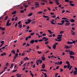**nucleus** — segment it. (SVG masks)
Returning <instances> with one entry per match:
<instances>
[{
    "mask_svg": "<svg viewBox=\"0 0 77 77\" xmlns=\"http://www.w3.org/2000/svg\"><path fill=\"white\" fill-rule=\"evenodd\" d=\"M67 43L68 44H72V42L69 41Z\"/></svg>",
    "mask_w": 77,
    "mask_h": 77,
    "instance_id": "nucleus-14",
    "label": "nucleus"
},
{
    "mask_svg": "<svg viewBox=\"0 0 77 77\" xmlns=\"http://www.w3.org/2000/svg\"><path fill=\"white\" fill-rule=\"evenodd\" d=\"M0 20H2V19H3V16H2L0 17Z\"/></svg>",
    "mask_w": 77,
    "mask_h": 77,
    "instance_id": "nucleus-59",
    "label": "nucleus"
},
{
    "mask_svg": "<svg viewBox=\"0 0 77 77\" xmlns=\"http://www.w3.org/2000/svg\"><path fill=\"white\" fill-rule=\"evenodd\" d=\"M70 5H71V6H74L75 5V4H74L70 3Z\"/></svg>",
    "mask_w": 77,
    "mask_h": 77,
    "instance_id": "nucleus-27",
    "label": "nucleus"
},
{
    "mask_svg": "<svg viewBox=\"0 0 77 77\" xmlns=\"http://www.w3.org/2000/svg\"><path fill=\"white\" fill-rule=\"evenodd\" d=\"M24 11L23 10H21L20 11V12L21 13H24Z\"/></svg>",
    "mask_w": 77,
    "mask_h": 77,
    "instance_id": "nucleus-38",
    "label": "nucleus"
},
{
    "mask_svg": "<svg viewBox=\"0 0 77 77\" xmlns=\"http://www.w3.org/2000/svg\"><path fill=\"white\" fill-rule=\"evenodd\" d=\"M6 53H3L1 54V56H3L4 55L5 56L6 55Z\"/></svg>",
    "mask_w": 77,
    "mask_h": 77,
    "instance_id": "nucleus-8",
    "label": "nucleus"
},
{
    "mask_svg": "<svg viewBox=\"0 0 77 77\" xmlns=\"http://www.w3.org/2000/svg\"><path fill=\"white\" fill-rule=\"evenodd\" d=\"M70 24V23H65V25L66 26H69V25Z\"/></svg>",
    "mask_w": 77,
    "mask_h": 77,
    "instance_id": "nucleus-17",
    "label": "nucleus"
},
{
    "mask_svg": "<svg viewBox=\"0 0 77 77\" xmlns=\"http://www.w3.org/2000/svg\"><path fill=\"white\" fill-rule=\"evenodd\" d=\"M64 32L63 31H61L60 32V34H62V33H63Z\"/></svg>",
    "mask_w": 77,
    "mask_h": 77,
    "instance_id": "nucleus-45",
    "label": "nucleus"
},
{
    "mask_svg": "<svg viewBox=\"0 0 77 77\" xmlns=\"http://www.w3.org/2000/svg\"><path fill=\"white\" fill-rule=\"evenodd\" d=\"M65 21L64 20H61V22L63 24H64V23H65Z\"/></svg>",
    "mask_w": 77,
    "mask_h": 77,
    "instance_id": "nucleus-22",
    "label": "nucleus"
},
{
    "mask_svg": "<svg viewBox=\"0 0 77 77\" xmlns=\"http://www.w3.org/2000/svg\"><path fill=\"white\" fill-rule=\"evenodd\" d=\"M29 60V58H28L27 57H26L24 58V60Z\"/></svg>",
    "mask_w": 77,
    "mask_h": 77,
    "instance_id": "nucleus-9",
    "label": "nucleus"
},
{
    "mask_svg": "<svg viewBox=\"0 0 77 77\" xmlns=\"http://www.w3.org/2000/svg\"><path fill=\"white\" fill-rule=\"evenodd\" d=\"M14 66V63H12L11 64V67H10V68H13V66Z\"/></svg>",
    "mask_w": 77,
    "mask_h": 77,
    "instance_id": "nucleus-39",
    "label": "nucleus"
},
{
    "mask_svg": "<svg viewBox=\"0 0 77 77\" xmlns=\"http://www.w3.org/2000/svg\"><path fill=\"white\" fill-rule=\"evenodd\" d=\"M65 12V10H64V9H63L62 11V13H64V12Z\"/></svg>",
    "mask_w": 77,
    "mask_h": 77,
    "instance_id": "nucleus-60",
    "label": "nucleus"
},
{
    "mask_svg": "<svg viewBox=\"0 0 77 77\" xmlns=\"http://www.w3.org/2000/svg\"><path fill=\"white\" fill-rule=\"evenodd\" d=\"M49 3L50 4H53V2L51 0L50 1V2H49Z\"/></svg>",
    "mask_w": 77,
    "mask_h": 77,
    "instance_id": "nucleus-31",
    "label": "nucleus"
},
{
    "mask_svg": "<svg viewBox=\"0 0 77 77\" xmlns=\"http://www.w3.org/2000/svg\"><path fill=\"white\" fill-rule=\"evenodd\" d=\"M8 16H6L5 18V20H7V19H8Z\"/></svg>",
    "mask_w": 77,
    "mask_h": 77,
    "instance_id": "nucleus-40",
    "label": "nucleus"
},
{
    "mask_svg": "<svg viewBox=\"0 0 77 77\" xmlns=\"http://www.w3.org/2000/svg\"><path fill=\"white\" fill-rule=\"evenodd\" d=\"M28 21L29 23H30L32 21V20L30 19H28Z\"/></svg>",
    "mask_w": 77,
    "mask_h": 77,
    "instance_id": "nucleus-26",
    "label": "nucleus"
},
{
    "mask_svg": "<svg viewBox=\"0 0 77 77\" xmlns=\"http://www.w3.org/2000/svg\"><path fill=\"white\" fill-rule=\"evenodd\" d=\"M29 38V37H26V41H27L28 40V38Z\"/></svg>",
    "mask_w": 77,
    "mask_h": 77,
    "instance_id": "nucleus-55",
    "label": "nucleus"
},
{
    "mask_svg": "<svg viewBox=\"0 0 77 77\" xmlns=\"http://www.w3.org/2000/svg\"><path fill=\"white\" fill-rule=\"evenodd\" d=\"M42 11H40L38 12V14H42Z\"/></svg>",
    "mask_w": 77,
    "mask_h": 77,
    "instance_id": "nucleus-54",
    "label": "nucleus"
},
{
    "mask_svg": "<svg viewBox=\"0 0 77 77\" xmlns=\"http://www.w3.org/2000/svg\"><path fill=\"white\" fill-rule=\"evenodd\" d=\"M8 69V67H5L4 68V70H5V69Z\"/></svg>",
    "mask_w": 77,
    "mask_h": 77,
    "instance_id": "nucleus-62",
    "label": "nucleus"
},
{
    "mask_svg": "<svg viewBox=\"0 0 77 77\" xmlns=\"http://www.w3.org/2000/svg\"><path fill=\"white\" fill-rule=\"evenodd\" d=\"M26 47L27 46L29 47V46H30V44L29 43H27L26 45Z\"/></svg>",
    "mask_w": 77,
    "mask_h": 77,
    "instance_id": "nucleus-53",
    "label": "nucleus"
},
{
    "mask_svg": "<svg viewBox=\"0 0 77 77\" xmlns=\"http://www.w3.org/2000/svg\"><path fill=\"white\" fill-rule=\"evenodd\" d=\"M11 53H12L13 54H15V51H14V50L11 51Z\"/></svg>",
    "mask_w": 77,
    "mask_h": 77,
    "instance_id": "nucleus-15",
    "label": "nucleus"
},
{
    "mask_svg": "<svg viewBox=\"0 0 77 77\" xmlns=\"http://www.w3.org/2000/svg\"><path fill=\"white\" fill-rule=\"evenodd\" d=\"M62 35H58V37H60V36H62Z\"/></svg>",
    "mask_w": 77,
    "mask_h": 77,
    "instance_id": "nucleus-61",
    "label": "nucleus"
},
{
    "mask_svg": "<svg viewBox=\"0 0 77 77\" xmlns=\"http://www.w3.org/2000/svg\"><path fill=\"white\" fill-rule=\"evenodd\" d=\"M34 34H35V32L31 33L30 34L31 36H33V35H34Z\"/></svg>",
    "mask_w": 77,
    "mask_h": 77,
    "instance_id": "nucleus-32",
    "label": "nucleus"
},
{
    "mask_svg": "<svg viewBox=\"0 0 77 77\" xmlns=\"http://www.w3.org/2000/svg\"><path fill=\"white\" fill-rule=\"evenodd\" d=\"M16 13H17L16 11H14L12 13V14H16Z\"/></svg>",
    "mask_w": 77,
    "mask_h": 77,
    "instance_id": "nucleus-25",
    "label": "nucleus"
},
{
    "mask_svg": "<svg viewBox=\"0 0 77 77\" xmlns=\"http://www.w3.org/2000/svg\"><path fill=\"white\" fill-rule=\"evenodd\" d=\"M32 15V12L29 14L28 15V17H31Z\"/></svg>",
    "mask_w": 77,
    "mask_h": 77,
    "instance_id": "nucleus-13",
    "label": "nucleus"
},
{
    "mask_svg": "<svg viewBox=\"0 0 77 77\" xmlns=\"http://www.w3.org/2000/svg\"><path fill=\"white\" fill-rule=\"evenodd\" d=\"M65 22H66V23H69V22H70L69 20H65Z\"/></svg>",
    "mask_w": 77,
    "mask_h": 77,
    "instance_id": "nucleus-29",
    "label": "nucleus"
},
{
    "mask_svg": "<svg viewBox=\"0 0 77 77\" xmlns=\"http://www.w3.org/2000/svg\"><path fill=\"white\" fill-rule=\"evenodd\" d=\"M50 14L51 15H54V13L53 12H51L50 13Z\"/></svg>",
    "mask_w": 77,
    "mask_h": 77,
    "instance_id": "nucleus-63",
    "label": "nucleus"
},
{
    "mask_svg": "<svg viewBox=\"0 0 77 77\" xmlns=\"http://www.w3.org/2000/svg\"><path fill=\"white\" fill-rule=\"evenodd\" d=\"M56 41H58V42H60L62 41V39H59V40L57 39H55Z\"/></svg>",
    "mask_w": 77,
    "mask_h": 77,
    "instance_id": "nucleus-11",
    "label": "nucleus"
},
{
    "mask_svg": "<svg viewBox=\"0 0 77 77\" xmlns=\"http://www.w3.org/2000/svg\"><path fill=\"white\" fill-rule=\"evenodd\" d=\"M18 53H16V54L15 56H16V57H17V56H18Z\"/></svg>",
    "mask_w": 77,
    "mask_h": 77,
    "instance_id": "nucleus-58",
    "label": "nucleus"
},
{
    "mask_svg": "<svg viewBox=\"0 0 77 77\" xmlns=\"http://www.w3.org/2000/svg\"><path fill=\"white\" fill-rule=\"evenodd\" d=\"M62 20H69L68 19L66 18V17H63L62 18Z\"/></svg>",
    "mask_w": 77,
    "mask_h": 77,
    "instance_id": "nucleus-12",
    "label": "nucleus"
},
{
    "mask_svg": "<svg viewBox=\"0 0 77 77\" xmlns=\"http://www.w3.org/2000/svg\"><path fill=\"white\" fill-rule=\"evenodd\" d=\"M69 54L70 55H74L75 53L72 51H70L69 52Z\"/></svg>",
    "mask_w": 77,
    "mask_h": 77,
    "instance_id": "nucleus-1",
    "label": "nucleus"
},
{
    "mask_svg": "<svg viewBox=\"0 0 77 77\" xmlns=\"http://www.w3.org/2000/svg\"><path fill=\"white\" fill-rule=\"evenodd\" d=\"M53 49L54 50H55V49H56V45H54L53 46Z\"/></svg>",
    "mask_w": 77,
    "mask_h": 77,
    "instance_id": "nucleus-7",
    "label": "nucleus"
},
{
    "mask_svg": "<svg viewBox=\"0 0 77 77\" xmlns=\"http://www.w3.org/2000/svg\"><path fill=\"white\" fill-rule=\"evenodd\" d=\"M1 30H3V31H4V30H5V27H3Z\"/></svg>",
    "mask_w": 77,
    "mask_h": 77,
    "instance_id": "nucleus-33",
    "label": "nucleus"
},
{
    "mask_svg": "<svg viewBox=\"0 0 77 77\" xmlns=\"http://www.w3.org/2000/svg\"><path fill=\"white\" fill-rule=\"evenodd\" d=\"M74 75H76V74H77V72H76V71H74Z\"/></svg>",
    "mask_w": 77,
    "mask_h": 77,
    "instance_id": "nucleus-24",
    "label": "nucleus"
},
{
    "mask_svg": "<svg viewBox=\"0 0 77 77\" xmlns=\"http://www.w3.org/2000/svg\"><path fill=\"white\" fill-rule=\"evenodd\" d=\"M19 27L20 28H21V27H22V25L21 24H20L19 25Z\"/></svg>",
    "mask_w": 77,
    "mask_h": 77,
    "instance_id": "nucleus-46",
    "label": "nucleus"
},
{
    "mask_svg": "<svg viewBox=\"0 0 77 77\" xmlns=\"http://www.w3.org/2000/svg\"><path fill=\"white\" fill-rule=\"evenodd\" d=\"M69 20V21H70V22H71L72 23H74V22H75V20H74L73 19Z\"/></svg>",
    "mask_w": 77,
    "mask_h": 77,
    "instance_id": "nucleus-4",
    "label": "nucleus"
},
{
    "mask_svg": "<svg viewBox=\"0 0 77 77\" xmlns=\"http://www.w3.org/2000/svg\"><path fill=\"white\" fill-rule=\"evenodd\" d=\"M41 71H45L46 72H47V70H46L45 69H42L41 70Z\"/></svg>",
    "mask_w": 77,
    "mask_h": 77,
    "instance_id": "nucleus-18",
    "label": "nucleus"
},
{
    "mask_svg": "<svg viewBox=\"0 0 77 77\" xmlns=\"http://www.w3.org/2000/svg\"><path fill=\"white\" fill-rule=\"evenodd\" d=\"M48 32H49V33H50V34H52L53 33V32H51V30H48Z\"/></svg>",
    "mask_w": 77,
    "mask_h": 77,
    "instance_id": "nucleus-21",
    "label": "nucleus"
},
{
    "mask_svg": "<svg viewBox=\"0 0 77 77\" xmlns=\"http://www.w3.org/2000/svg\"><path fill=\"white\" fill-rule=\"evenodd\" d=\"M43 17H44V18H48V16H46L45 15H43Z\"/></svg>",
    "mask_w": 77,
    "mask_h": 77,
    "instance_id": "nucleus-30",
    "label": "nucleus"
},
{
    "mask_svg": "<svg viewBox=\"0 0 77 77\" xmlns=\"http://www.w3.org/2000/svg\"><path fill=\"white\" fill-rule=\"evenodd\" d=\"M66 64H67V65L70 64H69V61H66Z\"/></svg>",
    "mask_w": 77,
    "mask_h": 77,
    "instance_id": "nucleus-37",
    "label": "nucleus"
},
{
    "mask_svg": "<svg viewBox=\"0 0 77 77\" xmlns=\"http://www.w3.org/2000/svg\"><path fill=\"white\" fill-rule=\"evenodd\" d=\"M45 64H43L42 65V69H44L45 68Z\"/></svg>",
    "mask_w": 77,
    "mask_h": 77,
    "instance_id": "nucleus-10",
    "label": "nucleus"
},
{
    "mask_svg": "<svg viewBox=\"0 0 77 77\" xmlns=\"http://www.w3.org/2000/svg\"><path fill=\"white\" fill-rule=\"evenodd\" d=\"M5 70H4V71H2V72H1L0 73V74H3V72H5Z\"/></svg>",
    "mask_w": 77,
    "mask_h": 77,
    "instance_id": "nucleus-47",
    "label": "nucleus"
},
{
    "mask_svg": "<svg viewBox=\"0 0 77 77\" xmlns=\"http://www.w3.org/2000/svg\"><path fill=\"white\" fill-rule=\"evenodd\" d=\"M69 3H71H71H73V2H72V1H69Z\"/></svg>",
    "mask_w": 77,
    "mask_h": 77,
    "instance_id": "nucleus-57",
    "label": "nucleus"
},
{
    "mask_svg": "<svg viewBox=\"0 0 77 77\" xmlns=\"http://www.w3.org/2000/svg\"><path fill=\"white\" fill-rule=\"evenodd\" d=\"M72 44H75V40H72Z\"/></svg>",
    "mask_w": 77,
    "mask_h": 77,
    "instance_id": "nucleus-36",
    "label": "nucleus"
},
{
    "mask_svg": "<svg viewBox=\"0 0 77 77\" xmlns=\"http://www.w3.org/2000/svg\"><path fill=\"white\" fill-rule=\"evenodd\" d=\"M37 52L38 53V54H41L42 53V52L41 51H37Z\"/></svg>",
    "mask_w": 77,
    "mask_h": 77,
    "instance_id": "nucleus-44",
    "label": "nucleus"
},
{
    "mask_svg": "<svg viewBox=\"0 0 77 77\" xmlns=\"http://www.w3.org/2000/svg\"><path fill=\"white\" fill-rule=\"evenodd\" d=\"M51 17H52V18H56V15H54L53 16H52Z\"/></svg>",
    "mask_w": 77,
    "mask_h": 77,
    "instance_id": "nucleus-42",
    "label": "nucleus"
},
{
    "mask_svg": "<svg viewBox=\"0 0 77 77\" xmlns=\"http://www.w3.org/2000/svg\"><path fill=\"white\" fill-rule=\"evenodd\" d=\"M72 68V66H70V68H69V70H71Z\"/></svg>",
    "mask_w": 77,
    "mask_h": 77,
    "instance_id": "nucleus-43",
    "label": "nucleus"
},
{
    "mask_svg": "<svg viewBox=\"0 0 77 77\" xmlns=\"http://www.w3.org/2000/svg\"><path fill=\"white\" fill-rule=\"evenodd\" d=\"M48 44V41L45 42V44H46V45Z\"/></svg>",
    "mask_w": 77,
    "mask_h": 77,
    "instance_id": "nucleus-51",
    "label": "nucleus"
},
{
    "mask_svg": "<svg viewBox=\"0 0 77 77\" xmlns=\"http://www.w3.org/2000/svg\"><path fill=\"white\" fill-rule=\"evenodd\" d=\"M62 61H61L60 62V65H62Z\"/></svg>",
    "mask_w": 77,
    "mask_h": 77,
    "instance_id": "nucleus-64",
    "label": "nucleus"
},
{
    "mask_svg": "<svg viewBox=\"0 0 77 77\" xmlns=\"http://www.w3.org/2000/svg\"><path fill=\"white\" fill-rule=\"evenodd\" d=\"M17 77H21V75L20 74H17Z\"/></svg>",
    "mask_w": 77,
    "mask_h": 77,
    "instance_id": "nucleus-16",
    "label": "nucleus"
},
{
    "mask_svg": "<svg viewBox=\"0 0 77 77\" xmlns=\"http://www.w3.org/2000/svg\"><path fill=\"white\" fill-rule=\"evenodd\" d=\"M9 21H10V20L9 19L8 20L7 22L6 23V26H8V24H9Z\"/></svg>",
    "mask_w": 77,
    "mask_h": 77,
    "instance_id": "nucleus-20",
    "label": "nucleus"
},
{
    "mask_svg": "<svg viewBox=\"0 0 77 77\" xmlns=\"http://www.w3.org/2000/svg\"><path fill=\"white\" fill-rule=\"evenodd\" d=\"M35 5L36 6H39V3L38 2H36L35 3Z\"/></svg>",
    "mask_w": 77,
    "mask_h": 77,
    "instance_id": "nucleus-19",
    "label": "nucleus"
},
{
    "mask_svg": "<svg viewBox=\"0 0 77 77\" xmlns=\"http://www.w3.org/2000/svg\"><path fill=\"white\" fill-rule=\"evenodd\" d=\"M17 20H18V17H16L15 19V21H17Z\"/></svg>",
    "mask_w": 77,
    "mask_h": 77,
    "instance_id": "nucleus-50",
    "label": "nucleus"
},
{
    "mask_svg": "<svg viewBox=\"0 0 77 77\" xmlns=\"http://www.w3.org/2000/svg\"><path fill=\"white\" fill-rule=\"evenodd\" d=\"M62 38V37H57V39H60Z\"/></svg>",
    "mask_w": 77,
    "mask_h": 77,
    "instance_id": "nucleus-35",
    "label": "nucleus"
},
{
    "mask_svg": "<svg viewBox=\"0 0 77 77\" xmlns=\"http://www.w3.org/2000/svg\"><path fill=\"white\" fill-rule=\"evenodd\" d=\"M62 71H63V70L62 69H60V72H62Z\"/></svg>",
    "mask_w": 77,
    "mask_h": 77,
    "instance_id": "nucleus-56",
    "label": "nucleus"
},
{
    "mask_svg": "<svg viewBox=\"0 0 77 77\" xmlns=\"http://www.w3.org/2000/svg\"><path fill=\"white\" fill-rule=\"evenodd\" d=\"M67 68H69V67H70V64H68L67 66Z\"/></svg>",
    "mask_w": 77,
    "mask_h": 77,
    "instance_id": "nucleus-41",
    "label": "nucleus"
},
{
    "mask_svg": "<svg viewBox=\"0 0 77 77\" xmlns=\"http://www.w3.org/2000/svg\"><path fill=\"white\" fill-rule=\"evenodd\" d=\"M69 51H70V50H68L67 49H66L65 50L66 52H67V53H68V52H69Z\"/></svg>",
    "mask_w": 77,
    "mask_h": 77,
    "instance_id": "nucleus-34",
    "label": "nucleus"
},
{
    "mask_svg": "<svg viewBox=\"0 0 77 77\" xmlns=\"http://www.w3.org/2000/svg\"><path fill=\"white\" fill-rule=\"evenodd\" d=\"M40 60H41L40 59H39L38 60H37V61H36V63L37 65H39V61H40Z\"/></svg>",
    "mask_w": 77,
    "mask_h": 77,
    "instance_id": "nucleus-3",
    "label": "nucleus"
},
{
    "mask_svg": "<svg viewBox=\"0 0 77 77\" xmlns=\"http://www.w3.org/2000/svg\"><path fill=\"white\" fill-rule=\"evenodd\" d=\"M69 57L70 58H72V59L73 58H74V57L72 56V55H70Z\"/></svg>",
    "mask_w": 77,
    "mask_h": 77,
    "instance_id": "nucleus-28",
    "label": "nucleus"
},
{
    "mask_svg": "<svg viewBox=\"0 0 77 77\" xmlns=\"http://www.w3.org/2000/svg\"><path fill=\"white\" fill-rule=\"evenodd\" d=\"M21 21H19L18 22V24L19 25H20V24H21Z\"/></svg>",
    "mask_w": 77,
    "mask_h": 77,
    "instance_id": "nucleus-52",
    "label": "nucleus"
},
{
    "mask_svg": "<svg viewBox=\"0 0 77 77\" xmlns=\"http://www.w3.org/2000/svg\"><path fill=\"white\" fill-rule=\"evenodd\" d=\"M30 75H32V77H33L34 76V75H33V74H32V73H30Z\"/></svg>",
    "mask_w": 77,
    "mask_h": 77,
    "instance_id": "nucleus-49",
    "label": "nucleus"
},
{
    "mask_svg": "<svg viewBox=\"0 0 77 77\" xmlns=\"http://www.w3.org/2000/svg\"><path fill=\"white\" fill-rule=\"evenodd\" d=\"M43 74L45 75V77H47V74H46V73H43Z\"/></svg>",
    "mask_w": 77,
    "mask_h": 77,
    "instance_id": "nucleus-48",
    "label": "nucleus"
},
{
    "mask_svg": "<svg viewBox=\"0 0 77 77\" xmlns=\"http://www.w3.org/2000/svg\"><path fill=\"white\" fill-rule=\"evenodd\" d=\"M42 39L43 40L44 39V41H47L48 40V38H47L46 37H43L42 38Z\"/></svg>",
    "mask_w": 77,
    "mask_h": 77,
    "instance_id": "nucleus-2",
    "label": "nucleus"
},
{
    "mask_svg": "<svg viewBox=\"0 0 77 77\" xmlns=\"http://www.w3.org/2000/svg\"><path fill=\"white\" fill-rule=\"evenodd\" d=\"M65 48H66V49H69V47L68 46H67L66 45H65Z\"/></svg>",
    "mask_w": 77,
    "mask_h": 77,
    "instance_id": "nucleus-5",
    "label": "nucleus"
},
{
    "mask_svg": "<svg viewBox=\"0 0 77 77\" xmlns=\"http://www.w3.org/2000/svg\"><path fill=\"white\" fill-rule=\"evenodd\" d=\"M41 58L42 59V60L44 61L45 59V57H42Z\"/></svg>",
    "mask_w": 77,
    "mask_h": 77,
    "instance_id": "nucleus-23",
    "label": "nucleus"
},
{
    "mask_svg": "<svg viewBox=\"0 0 77 77\" xmlns=\"http://www.w3.org/2000/svg\"><path fill=\"white\" fill-rule=\"evenodd\" d=\"M35 42V40H32L30 41V43L33 44Z\"/></svg>",
    "mask_w": 77,
    "mask_h": 77,
    "instance_id": "nucleus-6",
    "label": "nucleus"
}]
</instances>
